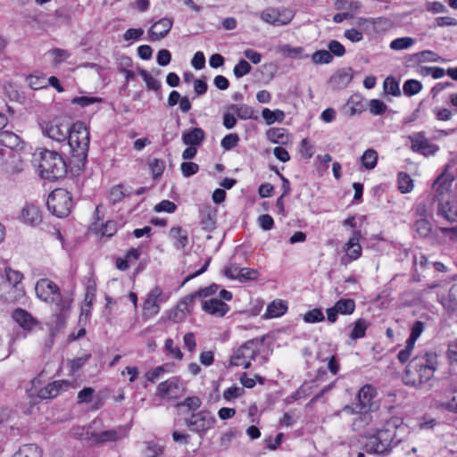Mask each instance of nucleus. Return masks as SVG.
I'll return each instance as SVG.
<instances>
[{
    "label": "nucleus",
    "instance_id": "338daca9",
    "mask_svg": "<svg viewBox=\"0 0 457 457\" xmlns=\"http://www.w3.org/2000/svg\"><path fill=\"white\" fill-rule=\"evenodd\" d=\"M426 10L432 13H444L447 12L446 6L443 3L438 1L427 3Z\"/></svg>",
    "mask_w": 457,
    "mask_h": 457
},
{
    "label": "nucleus",
    "instance_id": "4d7b16f0",
    "mask_svg": "<svg viewBox=\"0 0 457 457\" xmlns=\"http://www.w3.org/2000/svg\"><path fill=\"white\" fill-rule=\"evenodd\" d=\"M419 60L422 62H443L445 60L439 56L436 53L430 51V50H425L418 54Z\"/></svg>",
    "mask_w": 457,
    "mask_h": 457
},
{
    "label": "nucleus",
    "instance_id": "603ef678",
    "mask_svg": "<svg viewBox=\"0 0 457 457\" xmlns=\"http://www.w3.org/2000/svg\"><path fill=\"white\" fill-rule=\"evenodd\" d=\"M148 164L154 179L160 177L163 173L165 168L164 161L154 158L149 160Z\"/></svg>",
    "mask_w": 457,
    "mask_h": 457
},
{
    "label": "nucleus",
    "instance_id": "423d86ee",
    "mask_svg": "<svg viewBox=\"0 0 457 457\" xmlns=\"http://www.w3.org/2000/svg\"><path fill=\"white\" fill-rule=\"evenodd\" d=\"M259 343L255 339L246 341L244 345L234 351L231 358L230 364L233 366H241L245 369H249L251 361L253 360L258 353Z\"/></svg>",
    "mask_w": 457,
    "mask_h": 457
},
{
    "label": "nucleus",
    "instance_id": "7c9ffc66",
    "mask_svg": "<svg viewBox=\"0 0 457 457\" xmlns=\"http://www.w3.org/2000/svg\"><path fill=\"white\" fill-rule=\"evenodd\" d=\"M267 137L270 141L279 144L286 145L288 142V134L287 130L283 128H276L270 129L267 131Z\"/></svg>",
    "mask_w": 457,
    "mask_h": 457
},
{
    "label": "nucleus",
    "instance_id": "393cba45",
    "mask_svg": "<svg viewBox=\"0 0 457 457\" xmlns=\"http://www.w3.org/2000/svg\"><path fill=\"white\" fill-rule=\"evenodd\" d=\"M205 133L201 128L186 130L182 134V142L187 145H199L204 140Z\"/></svg>",
    "mask_w": 457,
    "mask_h": 457
},
{
    "label": "nucleus",
    "instance_id": "ea45409f",
    "mask_svg": "<svg viewBox=\"0 0 457 457\" xmlns=\"http://www.w3.org/2000/svg\"><path fill=\"white\" fill-rule=\"evenodd\" d=\"M202 401L197 396L187 397L184 401L178 403L176 408L185 407L188 411H195L201 407Z\"/></svg>",
    "mask_w": 457,
    "mask_h": 457
},
{
    "label": "nucleus",
    "instance_id": "de8ad7c7",
    "mask_svg": "<svg viewBox=\"0 0 457 457\" xmlns=\"http://www.w3.org/2000/svg\"><path fill=\"white\" fill-rule=\"evenodd\" d=\"M238 272V281L240 282L255 280L259 277V271L255 269L239 268Z\"/></svg>",
    "mask_w": 457,
    "mask_h": 457
},
{
    "label": "nucleus",
    "instance_id": "c9c22d12",
    "mask_svg": "<svg viewBox=\"0 0 457 457\" xmlns=\"http://www.w3.org/2000/svg\"><path fill=\"white\" fill-rule=\"evenodd\" d=\"M361 162L365 169H374L378 162V153L373 149L366 150L361 157Z\"/></svg>",
    "mask_w": 457,
    "mask_h": 457
},
{
    "label": "nucleus",
    "instance_id": "f03ea898",
    "mask_svg": "<svg viewBox=\"0 0 457 457\" xmlns=\"http://www.w3.org/2000/svg\"><path fill=\"white\" fill-rule=\"evenodd\" d=\"M437 364V355L434 352H425L415 356L406 367L403 382L408 386L420 387L434 377Z\"/></svg>",
    "mask_w": 457,
    "mask_h": 457
},
{
    "label": "nucleus",
    "instance_id": "680f3d73",
    "mask_svg": "<svg viewBox=\"0 0 457 457\" xmlns=\"http://www.w3.org/2000/svg\"><path fill=\"white\" fill-rule=\"evenodd\" d=\"M166 372V370H165V367L164 366H158L151 370H148L145 377V378L152 382V383H154L157 379H159L164 373Z\"/></svg>",
    "mask_w": 457,
    "mask_h": 457
},
{
    "label": "nucleus",
    "instance_id": "412c9836",
    "mask_svg": "<svg viewBox=\"0 0 457 457\" xmlns=\"http://www.w3.org/2000/svg\"><path fill=\"white\" fill-rule=\"evenodd\" d=\"M70 383L65 380H58L49 383L46 386L38 391V397L42 399H51L56 397L62 391H65Z\"/></svg>",
    "mask_w": 457,
    "mask_h": 457
},
{
    "label": "nucleus",
    "instance_id": "c85d7f7f",
    "mask_svg": "<svg viewBox=\"0 0 457 457\" xmlns=\"http://www.w3.org/2000/svg\"><path fill=\"white\" fill-rule=\"evenodd\" d=\"M353 329L350 332L349 337L352 340H357L365 337L366 330L370 327V322L363 318L358 319L352 324Z\"/></svg>",
    "mask_w": 457,
    "mask_h": 457
},
{
    "label": "nucleus",
    "instance_id": "8fccbe9b",
    "mask_svg": "<svg viewBox=\"0 0 457 457\" xmlns=\"http://www.w3.org/2000/svg\"><path fill=\"white\" fill-rule=\"evenodd\" d=\"M140 75L142 76L143 79L145 80L146 87L150 90L154 91H160L161 89V82L154 79L152 75L148 73L145 70L140 71Z\"/></svg>",
    "mask_w": 457,
    "mask_h": 457
},
{
    "label": "nucleus",
    "instance_id": "37998d69",
    "mask_svg": "<svg viewBox=\"0 0 457 457\" xmlns=\"http://www.w3.org/2000/svg\"><path fill=\"white\" fill-rule=\"evenodd\" d=\"M6 283L4 285V287H15L22 279V274L15 271L10 268L4 270Z\"/></svg>",
    "mask_w": 457,
    "mask_h": 457
},
{
    "label": "nucleus",
    "instance_id": "a211bd4d",
    "mask_svg": "<svg viewBox=\"0 0 457 457\" xmlns=\"http://www.w3.org/2000/svg\"><path fill=\"white\" fill-rule=\"evenodd\" d=\"M411 142V149L424 155L434 154L438 147L431 144L428 139L421 133L410 137Z\"/></svg>",
    "mask_w": 457,
    "mask_h": 457
},
{
    "label": "nucleus",
    "instance_id": "58836bf2",
    "mask_svg": "<svg viewBox=\"0 0 457 457\" xmlns=\"http://www.w3.org/2000/svg\"><path fill=\"white\" fill-rule=\"evenodd\" d=\"M230 109L242 120H248L253 117V109L246 104H232Z\"/></svg>",
    "mask_w": 457,
    "mask_h": 457
},
{
    "label": "nucleus",
    "instance_id": "6ab92c4d",
    "mask_svg": "<svg viewBox=\"0 0 457 457\" xmlns=\"http://www.w3.org/2000/svg\"><path fill=\"white\" fill-rule=\"evenodd\" d=\"M173 25V21L170 18H162L154 22L148 30L149 39L151 41H157L164 38Z\"/></svg>",
    "mask_w": 457,
    "mask_h": 457
},
{
    "label": "nucleus",
    "instance_id": "20e7f679",
    "mask_svg": "<svg viewBox=\"0 0 457 457\" xmlns=\"http://www.w3.org/2000/svg\"><path fill=\"white\" fill-rule=\"evenodd\" d=\"M66 140L71 155L79 161H84L89 147V131L86 125L78 121L71 126Z\"/></svg>",
    "mask_w": 457,
    "mask_h": 457
},
{
    "label": "nucleus",
    "instance_id": "774afa93",
    "mask_svg": "<svg viewBox=\"0 0 457 457\" xmlns=\"http://www.w3.org/2000/svg\"><path fill=\"white\" fill-rule=\"evenodd\" d=\"M258 224L263 230H270L274 226V220L269 214H262L258 218Z\"/></svg>",
    "mask_w": 457,
    "mask_h": 457
},
{
    "label": "nucleus",
    "instance_id": "3c124183",
    "mask_svg": "<svg viewBox=\"0 0 457 457\" xmlns=\"http://www.w3.org/2000/svg\"><path fill=\"white\" fill-rule=\"evenodd\" d=\"M324 315L320 309H312L303 315V320L306 323H316L324 320Z\"/></svg>",
    "mask_w": 457,
    "mask_h": 457
},
{
    "label": "nucleus",
    "instance_id": "4c0bfd02",
    "mask_svg": "<svg viewBox=\"0 0 457 457\" xmlns=\"http://www.w3.org/2000/svg\"><path fill=\"white\" fill-rule=\"evenodd\" d=\"M262 115L268 125H270V124L274 123L275 121L281 122V121H283V120L285 118V113L281 110H278V109H277L275 111H271L268 108H265L262 110Z\"/></svg>",
    "mask_w": 457,
    "mask_h": 457
},
{
    "label": "nucleus",
    "instance_id": "e433bc0d",
    "mask_svg": "<svg viewBox=\"0 0 457 457\" xmlns=\"http://www.w3.org/2000/svg\"><path fill=\"white\" fill-rule=\"evenodd\" d=\"M346 106L348 108L349 114L353 116L357 113H361L364 111V104L361 96H353L347 101Z\"/></svg>",
    "mask_w": 457,
    "mask_h": 457
},
{
    "label": "nucleus",
    "instance_id": "f704fd0d",
    "mask_svg": "<svg viewBox=\"0 0 457 457\" xmlns=\"http://www.w3.org/2000/svg\"><path fill=\"white\" fill-rule=\"evenodd\" d=\"M338 313L350 315L355 310V302L350 298L339 299L334 305Z\"/></svg>",
    "mask_w": 457,
    "mask_h": 457
},
{
    "label": "nucleus",
    "instance_id": "72a5a7b5",
    "mask_svg": "<svg viewBox=\"0 0 457 457\" xmlns=\"http://www.w3.org/2000/svg\"><path fill=\"white\" fill-rule=\"evenodd\" d=\"M40 448L34 444L24 445L12 455V457H41Z\"/></svg>",
    "mask_w": 457,
    "mask_h": 457
},
{
    "label": "nucleus",
    "instance_id": "13d9d810",
    "mask_svg": "<svg viewBox=\"0 0 457 457\" xmlns=\"http://www.w3.org/2000/svg\"><path fill=\"white\" fill-rule=\"evenodd\" d=\"M127 194L128 192L122 186H116L112 188L109 199L112 204H116L120 202Z\"/></svg>",
    "mask_w": 457,
    "mask_h": 457
},
{
    "label": "nucleus",
    "instance_id": "c03bdc74",
    "mask_svg": "<svg viewBox=\"0 0 457 457\" xmlns=\"http://www.w3.org/2000/svg\"><path fill=\"white\" fill-rule=\"evenodd\" d=\"M415 231L421 237H427L431 232V224L428 219H418L414 224Z\"/></svg>",
    "mask_w": 457,
    "mask_h": 457
},
{
    "label": "nucleus",
    "instance_id": "2eb2a0df",
    "mask_svg": "<svg viewBox=\"0 0 457 457\" xmlns=\"http://www.w3.org/2000/svg\"><path fill=\"white\" fill-rule=\"evenodd\" d=\"M341 411L356 415V417L353 420L352 422L353 429L355 431L364 428L372 420L370 411L368 410H360L356 409L353 406L346 405L342 409Z\"/></svg>",
    "mask_w": 457,
    "mask_h": 457
},
{
    "label": "nucleus",
    "instance_id": "1a4fd4ad",
    "mask_svg": "<svg viewBox=\"0 0 457 457\" xmlns=\"http://www.w3.org/2000/svg\"><path fill=\"white\" fill-rule=\"evenodd\" d=\"M71 130L70 122L63 118H57L42 126L43 134L54 141L63 143Z\"/></svg>",
    "mask_w": 457,
    "mask_h": 457
},
{
    "label": "nucleus",
    "instance_id": "e2e57ef3",
    "mask_svg": "<svg viewBox=\"0 0 457 457\" xmlns=\"http://www.w3.org/2000/svg\"><path fill=\"white\" fill-rule=\"evenodd\" d=\"M101 102V99L98 97H93V96H79L75 97L71 100V104H78L81 107H86L87 105L99 103Z\"/></svg>",
    "mask_w": 457,
    "mask_h": 457
},
{
    "label": "nucleus",
    "instance_id": "b1692460",
    "mask_svg": "<svg viewBox=\"0 0 457 457\" xmlns=\"http://www.w3.org/2000/svg\"><path fill=\"white\" fill-rule=\"evenodd\" d=\"M353 79V70L351 68H344L337 71L330 78V82L337 88L346 87Z\"/></svg>",
    "mask_w": 457,
    "mask_h": 457
},
{
    "label": "nucleus",
    "instance_id": "864d4df0",
    "mask_svg": "<svg viewBox=\"0 0 457 457\" xmlns=\"http://www.w3.org/2000/svg\"><path fill=\"white\" fill-rule=\"evenodd\" d=\"M252 70L251 65L244 59L240 60L233 69L236 78L239 79L248 74Z\"/></svg>",
    "mask_w": 457,
    "mask_h": 457
},
{
    "label": "nucleus",
    "instance_id": "09e8293b",
    "mask_svg": "<svg viewBox=\"0 0 457 457\" xmlns=\"http://www.w3.org/2000/svg\"><path fill=\"white\" fill-rule=\"evenodd\" d=\"M384 90L386 94L398 96L401 95L399 83L393 78L387 77L384 81Z\"/></svg>",
    "mask_w": 457,
    "mask_h": 457
},
{
    "label": "nucleus",
    "instance_id": "a19ab883",
    "mask_svg": "<svg viewBox=\"0 0 457 457\" xmlns=\"http://www.w3.org/2000/svg\"><path fill=\"white\" fill-rule=\"evenodd\" d=\"M398 188L403 194L409 193L413 189V180L407 173L400 172L398 174Z\"/></svg>",
    "mask_w": 457,
    "mask_h": 457
},
{
    "label": "nucleus",
    "instance_id": "2f4dec72",
    "mask_svg": "<svg viewBox=\"0 0 457 457\" xmlns=\"http://www.w3.org/2000/svg\"><path fill=\"white\" fill-rule=\"evenodd\" d=\"M287 310L286 302L278 300L273 301L267 307L266 316L268 318H277L282 316Z\"/></svg>",
    "mask_w": 457,
    "mask_h": 457
},
{
    "label": "nucleus",
    "instance_id": "bf43d9fd",
    "mask_svg": "<svg viewBox=\"0 0 457 457\" xmlns=\"http://www.w3.org/2000/svg\"><path fill=\"white\" fill-rule=\"evenodd\" d=\"M370 112L374 115H381L386 111V104L378 99H372L370 102Z\"/></svg>",
    "mask_w": 457,
    "mask_h": 457
},
{
    "label": "nucleus",
    "instance_id": "ddd939ff",
    "mask_svg": "<svg viewBox=\"0 0 457 457\" xmlns=\"http://www.w3.org/2000/svg\"><path fill=\"white\" fill-rule=\"evenodd\" d=\"M195 300L192 294L182 298L177 306L169 312L168 319L176 323L183 321L191 312Z\"/></svg>",
    "mask_w": 457,
    "mask_h": 457
},
{
    "label": "nucleus",
    "instance_id": "f8f14e48",
    "mask_svg": "<svg viewBox=\"0 0 457 457\" xmlns=\"http://www.w3.org/2000/svg\"><path fill=\"white\" fill-rule=\"evenodd\" d=\"M89 432L87 431V436L85 438H89ZM129 434V428L126 427H119L115 429L105 430L101 433H92L90 439L96 444L99 443H106V442H114L120 439L126 437ZM80 437L84 438V434H80Z\"/></svg>",
    "mask_w": 457,
    "mask_h": 457
},
{
    "label": "nucleus",
    "instance_id": "7ed1b4c3",
    "mask_svg": "<svg viewBox=\"0 0 457 457\" xmlns=\"http://www.w3.org/2000/svg\"><path fill=\"white\" fill-rule=\"evenodd\" d=\"M33 163L37 167L39 175L46 179L54 180L67 173V166L63 158L55 151L41 150L34 154Z\"/></svg>",
    "mask_w": 457,
    "mask_h": 457
},
{
    "label": "nucleus",
    "instance_id": "69168bd1",
    "mask_svg": "<svg viewBox=\"0 0 457 457\" xmlns=\"http://www.w3.org/2000/svg\"><path fill=\"white\" fill-rule=\"evenodd\" d=\"M328 47L329 49L328 52L331 54H334V55L338 56V57L343 56L345 54V46L340 42H338L337 40H331L328 43Z\"/></svg>",
    "mask_w": 457,
    "mask_h": 457
},
{
    "label": "nucleus",
    "instance_id": "bb28decb",
    "mask_svg": "<svg viewBox=\"0 0 457 457\" xmlns=\"http://www.w3.org/2000/svg\"><path fill=\"white\" fill-rule=\"evenodd\" d=\"M0 145L11 149L21 148L22 141L19 136L11 131H3L0 133Z\"/></svg>",
    "mask_w": 457,
    "mask_h": 457
},
{
    "label": "nucleus",
    "instance_id": "6e6552de",
    "mask_svg": "<svg viewBox=\"0 0 457 457\" xmlns=\"http://www.w3.org/2000/svg\"><path fill=\"white\" fill-rule=\"evenodd\" d=\"M215 422V418L207 411L193 413L190 418L185 420L187 428L201 437L204 436L207 430L213 428Z\"/></svg>",
    "mask_w": 457,
    "mask_h": 457
},
{
    "label": "nucleus",
    "instance_id": "79ce46f5",
    "mask_svg": "<svg viewBox=\"0 0 457 457\" xmlns=\"http://www.w3.org/2000/svg\"><path fill=\"white\" fill-rule=\"evenodd\" d=\"M422 89V85L416 79H408L404 82L403 90L407 96H412Z\"/></svg>",
    "mask_w": 457,
    "mask_h": 457
},
{
    "label": "nucleus",
    "instance_id": "5fc2aeb1",
    "mask_svg": "<svg viewBox=\"0 0 457 457\" xmlns=\"http://www.w3.org/2000/svg\"><path fill=\"white\" fill-rule=\"evenodd\" d=\"M91 358L90 353L84 354L83 356L77 357L68 361L69 368L72 373L78 371L85 363Z\"/></svg>",
    "mask_w": 457,
    "mask_h": 457
},
{
    "label": "nucleus",
    "instance_id": "39448f33",
    "mask_svg": "<svg viewBox=\"0 0 457 457\" xmlns=\"http://www.w3.org/2000/svg\"><path fill=\"white\" fill-rule=\"evenodd\" d=\"M72 198L66 189L56 188L48 196L47 208L58 218L66 217L71 212Z\"/></svg>",
    "mask_w": 457,
    "mask_h": 457
},
{
    "label": "nucleus",
    "instance_id": "4be33fe9",
    "mask_svg": "<svg viewBox=\"0 0 457 457\" xmlns=\"http://www.w3.org/2000/svg\"><path fill=\"white\" fill-rule=\"evenodd\" d=\"M14 321L19 324L25 330H32L37 325V321L23 309H16L12 315Z\"/></svg>",
    "mask_w": 457,
    "mask_h": 457
},
{
    "label": "nucleus",
    "instance_id": "49530a36",
    "mask_svg": "<svg viewBox=\"0 0 457 457\" xmlns=\"http://www.w3.org/2000/svg\"><path fill=\"white\" fill-rule=\"evenodd\" d=\"M414 44V39L410 37H398L390 43V47L394 50L408 49Z\"/></svg>",
    "mask_w": 457,
    "mask_h": 457
},
{
    "label": "nucleus",
    "instance_id": "a878e982",
    "mask_svg": "<svg viewBox=\"0 0 457 457\" xmlns=\"http://www.w3.org/2000/svg\"><path fill=\"white\" fill-rule=\"evenodd\" d=\"M359 232H354V235L353 237H351L348 242L346 243V255L348 260L355 261L357 260L361 254V246L359 244Z\"/></svg>",
    "mask_w": 457,
    "mask_h": 457
},
{
    "label": "nucleus",
    "instance_id": "6e6d98bb",
    "mask_svg": "<svg viewBox=\"0 0 457 457\" xmlns=\"http://www.w3.org/2000/svg\"><path fill=\"white\" fill-rule=\"evenodd\" d=\"M238 141H239L238 135L235 134V133H231V134L225 136L222 138L220 145L224 150L228 151V150H230V149L234 148L235 146H237V145L238 144Z\"/></svg>",
    "mask_w": 457,
    "mask_h": 457
},
{
    "label": "nucleus",
    "instance_id": "cd10ccee",
    "mask_svg": "<svg viewBox=\"0 0 457 457\" xmlns=\"http://www.w3.org/2000/svg\"><path fill=\"white\" fill-rule=\"evenodd\" d=\"M438 214L450 222L457 220V206L449 200L438 204Z\"/></svg>",
    "mask_w": 457,
    "mask_h": 457
},
{
    "label": "nucleus",
    "instance_id": "dca6fc26",
    "mask_svg": "<svg viewBox=\"0 0 457 457\" xmlns=\"http://www.w3.org/2000/svg\"><path fill=\"white\" fill-rule=\"evenodd\" d=\"M181 385L180 379L178 377L170 378L158 385L156 395L161 398H177Z\"/></svg>",
    "mask_w": 457,
    "mask_h": 457
},
{
    "label": "nucleus",
    "instance_id": "f257e3e1",
    "mask_svg": "<svg viewBox=\"0 0 457 457\" xmlns=\"http://www.w3.org/2000/svg\"><path fill=\"white\" fill-rule=\"evenodd\" d=\"M409 434L410 428L403 419L393 417L376 435L366 436L363 446L369 453L384 455L403 442Z\"/></svg>",
    "mask_w": 457,
    "mask_h": 457
},
{
    "label": "nucleus",
    "instance_id": "aec40b11",
    "mask_svg": "<svg viewBox=\"0 0 457 457\" xmlns=\"http://www.w3.org/2000/svg\"><path fill=\"white\" fill-rule=\"evenodd\" d=\"M376 389L370 385L363 386L358 393V403L354 406L356 409L371 411L372 400L375 397Z\"/></svg>",
    "mask_w": 457,
    "mask_h": 457
},
{
    "label": "nucleus",
    "instance_id": "5701e85b",
    "mask_svg": "<svg viewBox=\"0 0 457 457\" xmlns=\"http://www.w3.org/2000/svg\"><path fill=\"white\" fill-rule=\"evenodd\" d=\"M203 310L210 314L224 316L228 311V305L218 298L205 300L202 303Z\"/></svg>",
    "mask_w": 457,
    "mask_h": 457
},
{
    "label": "nucleus",
    "instance_id": "4468645a",
    "mask_svg": "<svg viewBox=\"0 0 457 457\" xmlns=\"http://www.w3.org/2000/svg\"><path fill=\"white\" fill-rule=\"evenodd\" d=\"M453 178L445 173L441 174L433 184V191L435 193V200L444 203L448 199L450 195Z\"/></svg>",
    "mask_w": 457,
    "mask_h": 457
},
{
    "label": "nucleus",
    "instance_id": "c756f323",
    "mask_svg": "<svg viewBox=\"0 0 457 457\" xmlns=\"http://www.w3.org/2000/svg\"><path fill=\"white\" fill-rule=\"evenodd\" d=\"M277 51H278V53H279L287 57H290V58H296V57L301 58V59L308 58L307 54H303V48L301 46L293 47L290 45L284 44V45L278 46L277 48Z\"/></svg>",
    "mask_w": 457,
    "mask_h": 457
},
{
    "label": "nucleus",
    "instance_id": "052dcab7",
    "mask_svg": "<svg viewBox=\"0 0 457 457\" xmlns=\"http://www.w3.org/2000/svg\"><path fill=\"white\" fill-rule=\"evenodd\" d=\"M180 170L184 177H190L197 173L199 166L195 162H184L180 165Z\"/></svg>",
    "mask_w": 457,
    "mask_h": 457
},
{
    "label": "nucleus",
    "instance_id": "f3484780",
    "mask_svg": "<svg viewBox=\"0 0 457 457\" xmlns=\"http://www.w3.org/2000/svg\"><path fill=\"white\" fill-rule=\"evenodd\" d=\"M19 219L26 225L37 227L42 222V214L38 206L30 203L22 207Z\"/></svg>",
    "mask_w": 457,
    "mask_h": 457
},
{
    "label": "nucleus",
    "instance_id": "473e14b6",
    "mask_svg": "<svg viewBox=\"0 0 457 457\" xmlns=\"http://www.w3.org/2000/svg\"><path fill=\"white\" fill-rule=\"evenodd\" d=\"M170 236L176 240L177 248H184L188 243L187 233L181 227H172L170 229Z\"/></svg>",
    "mask_w": 457,
    "mask_h": 457
},
{
    "label": "nucleus",
    "instance_id": "9b49d317",
    "mask_svg": "<svg viewBox=\"0 0 457 457\" xmlns=\"http://www.w3.org/2000/svg\"><path fill=\"white\" fill-rule=\"evenodd\" d=\"M295 12L288 8L269 7L261 12V19L273 26H285L291 22Z\"/></svg>",
    "mask_w": 457,
    "mask_h": 457
},
{
    "label": "nucleus",
    "instance_id": "0e129e2a",
    "mask_svg": "<svg viewBox=\"0 0 457 457\" xmlns=\"http://www.w3.org/2000/svg\"><path fill=\"white\" fill-rule=\"evenodd\" d=\"M176 208L177 206L173 202L169 200H162L161 203L154 206V211L157 212H165L168 213H172L175 212Z\"/></svg>",
    "mask_w": 457,
    "mask_h": 457
},
{
    "label": "nucleus",
    "instance_id": "9d476101",
    "mask_svg": "<svg viewBox=\"0 0 457 457\" xmlns=\"http://www.w3.org/2000/svg\"><path fill=\"white\" fill-rule=\"evenodd\" d=\"M36 294L38 298L44 302L55 303L57 310L63 311L64 307L60 306L58 303L61 300V294L56 284L50 279H39L35 287Z\"/></svg>",
    "mask_w": 457,
    "mask_h": 457
},
{
    "label": "nucleus",
    "instance_id": "0eeeda50",
    "mask_svg": "<svg viewBox=\"0 0 457 457\" xmlns=\"http://www.w3.org/2000/svg\"><path fill=\"white\" fill-rule=\"evenodd\" d=\"M169 294L165 293L160 287H154L146 295L143 304V316L145 319H150L157 315L160 312V304L169 299Z\"/></svg>",
    "mask_w": 457,
    "mask_h": 457
},
{
    "label": "nucleus",
    "instance_id": "a18cd8bd",
    "mask_svg": "<svg viewBox=\"0 0 457 457\" xmlns=\"http://www.w3.org/2000/svg\"><path fill=\"white\" fill-rule=\"evenodd\" d=\"M312 61L315 64H328L333 61V56L327 50H319L312 55Z\"/></svg>",
    "mask_w": 457,
    "mask_h": 457
}]
</instances>
